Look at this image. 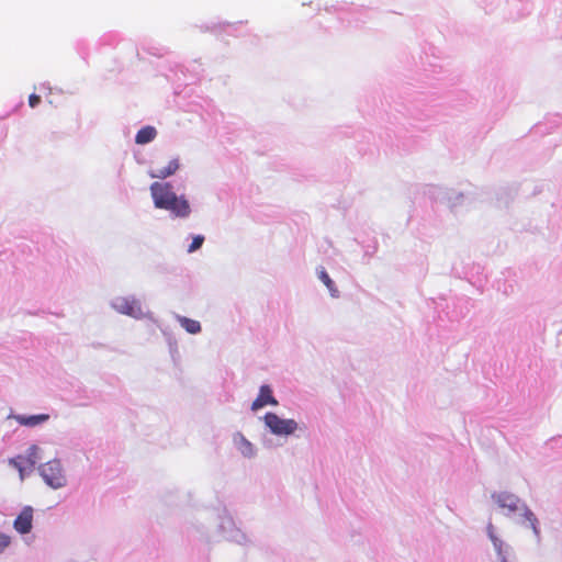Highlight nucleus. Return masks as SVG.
Listing matches in <instances>:
<instances>
[{"instance_id": "nucleus-1", "label": "nucleus", "mask_w": 562, "mask_h": 562, "mask_svg": "<svg viewBox=\"0 0 562 562\" xmlns=\"http://www.w3.org/2000/svg\"><path fill=\"white\" fill-rule=\"evenodd\" d=\"M150 193L157 209L170 211L177 217H188L191 209L187 199L177 196L169 183L154 182Z\"/></svg>"}, {"instance_id": "nucleus-2", "label": "nucleus", "mask_w": 562, "mask_h": 562, "mask_svg": "<svg viewBox=\"0 0 562 562\" xmlns=\"http://www.w3.org/2000/svg\"><path fill=\"white\" fill-rule=\"evenodd\" d=\"M40 473L46 484L53 488H59L66 484V476L58 460H52L43 464L40 468Z\"/></svg>"}, {"instance_id": "nucleus-3", "label": "nucleus", "mask_w": 562, "mask_h": 562, "mask_svg": "<svg viewBox=\"0 0 562 562\" xmlns=\"http://www.w3.org/2000/svg\"><path fill=\"white\" fill-rule=\"evenodd\" d=\"M265 424L274 435H291L297 428L294 419H282L274 413L265 415Z\"/></svg>"}, {"instance_id": "nucleus-4", "label": "nucleus", "mask_w": 562, "mask_h": 562, "mask_svg": "<svg viewBox=\"0 0 562 562\" xmlns=\"http://www.w3.org/2000/svg\"><path fill=\"white\" fill-rule=\"evenodd\" d=\"M33 526V509L30 506H26L22 509L19 516L15 518L13 522L14 529L19 533H29Z\"/></svg>"}, {"instance_id": "nucleus-5", "label": "nucleus", "mask_w": 562, "mask_h": 562, "mask_svg": "<svg viewBox=\"0 0 562 562\" xmlns=\"http://www.w3.org/2000/svg\"><path fill=\"white\" fill-rule=\"evenodd\" d=\"M114 308L122 314H126L133 317H137L142 314V308L136 300H130L125 297L117 299L114 304Z\"/></svg>"}, {"instance_id": "nucleus-6", "label": "nucleus", "mask_w": 562, "mask_h": 562, "mask_svg": "<svg viewBox=\"0 0 562 562\" xmlns=\"http://www.w3.org/2000/svg\"><path fill=\"white\" fill-rule=\"evenodd\" d=\"M266 405H278V401L273 397L269 385H262L260 387L259 395L251 404V409L258 411Z\"/></svg>"}, {"instance_id": "nucleus-7", "label": "nucleus", "mask_w": 562, "mask_h": 562, "mask_svg": "<svg viewBox=\"0 0 562 562\" xmlns=\"http://www.w3.org/2000/svg\"><path fill=\"white\" fill-rule=\"evenodd\" d=\"M178 169H179V160H178V158H173L168 162V165L166 167L157 169L155 171H151L150 177L165 179V178L176 173V171Z\"/></svg>"}, {"instance_id": "nucleus-8", "label": "nucleus", "mask_w": 562, "mask_h": 562, "mask_svg": "<svg viewBox=\"0 0 562 562\" xmlns=\"http://www.w3.org/2000/svg\"><path fill=\"white\" fill-rule=\"evenodd\" d=\"M49 418L46 414H40V415H31V416H23L19 415L15 417V419L19 422V424L23 426L34 427L37 426L44 422H46Z\"/></svg>"}, {"instance_id": "nucleus-9", "label": "nucleus", "mask_w": 562, "mask_h": 562, "mask_svg": "<svg viewBox=\"0 0 562 562\" xmlns=\"http://www.w3.org/2000/svg\"><path fill=\"white\" fill-rule=\"evenodd\" d=\"M156 135H157V131L155 127L145 126L137 132L135 142H136V144L144 145V144H147V143L154 140Z\"/></svg>"}, {"instance_id": "nucleus-10", "label": "nucleus", "mask_w": 562, "mask_h": 562, "mask_svg": "<svg viewBox=\"0 0 562 562\" xmlns=\"http://www.w3.org/2000/svg\"><path fill=\"white\" fill-rule=\"evenodd\" d=\"M177 319L182 328H184L189 334H199L201 331V325L198 321L186 317V316H177Z\"/></svg>"}, {"instance_id": "nucleus-11", "label": "nucleus", "mask_w": 562, "mask_h": 562, "mask_svg": "<svg viewBox=\"0 0 562 562\" xmlns=\"http://www.w3.org/2000/svg\"><path fill=\"white\" fill-rule=\"evenodd\" d=\"M496 502L498 503V505L501 507L507 508L510 512H514L517 509L518 498L512 494H505V493L499 494L496 497Z\"/></svg>"}, {"instance_id": "nucleus-12", "label": "nucleus", "mask_w": 562, "mask_h": 562, "mask_svg": "<svg viewBox=\"0 0 562 562\" xmlns=\"http://www.w3.org/2000/svg\"><path fill=\"white\" fill-rule=\"evenodd\" d=\"M319 279L323 281V283L327 286V289L330 291L333 296L337 295V289L334 286L333 280L329 278L328 273L325 270H322L318 274Z\"/></svg>"}, {"instance_id": "nucleus-13", "label": "nucleus", "mask_w": 562, "mask_h": 562, "mask_svg": "<svg viewBox=\"0 0 562 562\" xmlns=\"http://www.w3.org/2000/svg\"><path fill=\"white\" fill-rule=\"evenodd\" d=\"M204 241V237L202 235H196L193 237L191 245L188 248V252H193L198 250Z\"/></svg>"}, {"instance_id": "nucleus-14", "label": "nucleus", "mask_w": 562, "mask_h": 562, "mask_svg": "<svg viewBox=\"0 0 562 562\" xmlns=\"http://www.w3.org/2000/svg\"><path fill=\"white\" fill-rule=\"evenodd\" d=\"M525 516H526L527 520L530 522V527L532 528V530H533L536 533H538V529H537V522H538V520H537L536 516L533 515V513H532V512H530V510H527V512H526V514H525Z\"/></svg>"}, {"instance_id": "nucleus-15", "label": "nucleus", "mask_w": 562, "mask_h": 562, "mask_svg": "<svg viewBox=\"0 0 562 562\" xmlns=\"http://www.w3.org/2000/svg\"><path fill=\"white\" fill-rule=\"evenodd\" d=\"M10 543L11 538L5 533L0 532V553H2L9 547Z\"/></svg>"}, {"instance_id": "nucleus-16", "label": "nucleus", "mask_w": 562, "mask_h": 562, "mask_svg": "<svg viewBox=\"0 0 562 562\" xmlns=\"http://www.w3.org/2000/svg\"><path fill=\"white\" fill-rule=\"evenodd\" d=\"M40 102H41V97L40 95L33 93V94H31L29 97V104H30L31 108L37 106L40 104Z\"/></svg>"}, {"instance_id": "nucleus-17", "label": "nucleus", "mask_w": 562, "mask_h": 562, "mask_svg": "<svg viewBox=\"0 0 562 562\" xmlns=\"http://www.w3.org/2000/svg\"><path fill=\"white\" fill-rule=\"evenodd\" d=\"M492 542L497 553L502 554L503 542L496 536H492Z\"/></svg>"}, {"instance_id": "nucleus-18", "label": "nucleus", "mask_w": 562, "mask_h": 562, "mask_svg": "<svg viewBox=\"0 0 562 562\" xmlns=\"http://www.w3.org/2000/svg\"><path fill=\"white\" fill-rule=\"evenodd\" d=\"M492 542L497 553L502 554L503 542L496 536H492Z\"/></svg>"}, {"instance_id": "nucleus-19", "label": "nucleus", "mask_w": 562, "mask_h": 562, "mask_svg": "<svg viewBox=\"0 0 562 562\" xmlns=\"http://www.w3.org/2000/svg\"><path fill=\"white\" fill-rule=\"evenodd\" d=\"M243 443L245 446V449L243 450V453L245 456H251L254 450H252V446L250 442H248L247 440L243 439Z\"/></svg>"}, {"instance_id": "nucleus-20", "label": "nucleus", "mask_w": 562, "mask_h": 562, "mask_svg": "<svg viewBox=\"0 0 562 562\" xmlns=\"http://www.w3.org/2000/svg\"><path fill=\"white\" fill-rule=\"evenodd\" d=\"M487 533H488L490 539L492 540V536H495V535H494V527H493V525H492V524H490V525L487 526Z\"/></svg>"}, {"instance_id": "nucleus-21", "label": "nucleus", "mask_w": 562, "mask_h": 562, "mask_svg": "<svg viewBox=\"0 0 562 562\" xmlns=\"http://www.w3.org/2000/svg\"><path fill=\"white\" fill-rule=\"evenodd\" d=\"M30 450L32 451V453H31V454H33V453L37 450V447L32 446Z\"/></svg>"}]
</instances>
